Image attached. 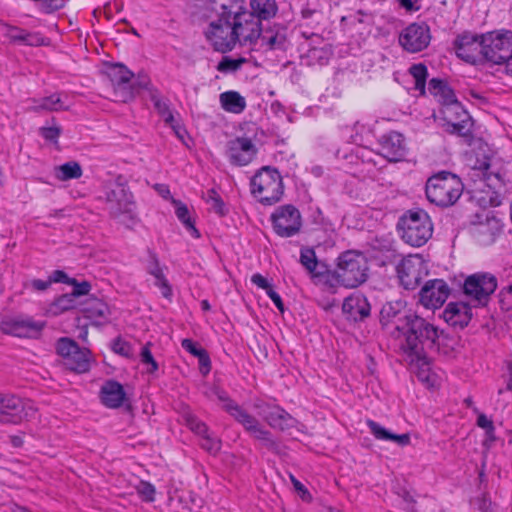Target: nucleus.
Returning a JSON list of instances; mask_svg holds the SVG:
<instances>
[{
  "instance_id": "obj_1",
  "label": "nucleus",
  "mask_w": 512,
  "mask_h": 512,
  "mask_svg": "<svg viewBox=\"0 0 512 512\" xmlns=\"http://www.w3.org/2000/svg\"><path fill=\"white\" fill-rule=\"evenodd\" d=\"M408 328L410 334L400 344L403 359L417 374L420 381L428 386L436 385V377L431 372L425 349L432 348L439 337L438 329L419 316H407L397 323V329Z\"/></svg>"
},
{
  "instance_id": "obj_2",
  "label": "nucleus",
  "mask_w": 512,
  "mask_h": 512,
  "mask_svg": "<svg viewBox=\"0 0 512 512\" xmlns=\"http://www.w3.org/2000/svg\"><path fill=\"white\" fill-rule=\"evenodd\" d=\"M233 0L215 2L213 10L215 17L212 18L204 30L208 43L215 51L226 53L235 47L233 19Z\"/></svg>"
},
{
  "instance_id": "obj_3",
  "label": "nucleus",
  "mask_w": 512,
  "mask_h": 512,
  "mask_svg": "<svg viewBox=\"0 0 512 512\" xmlns=\"http://www.w3.org/2000/svg\"><path fill=\"white\" fill-rule=\"evenodd\" d=\"M212 393L223 403L222 408L241 424L250 436L260 441L262 445L267 448H273L275 446L272 434L266 430L253 415L248 413L236 402L232 401L225 391L215 387Z\"/></svg>"
},
{
  "instance_id": "obj_4",
  "label": "nucleus",
  "mask_w": 512,
  "mask_h": 512,
  "mask_svg": "<svg viewBox=\"0 0 512 512\" xmlns=\"http://www.w3.org/2000/svg\"><path fill=\"white\" fill-rule=\"evenodd\" d=\"M463 184L459 177L441 172L430 177L426 184L427 199L438 206L453 205L461 196Z\"/></svg>"
},
{
  "instance_id": "obj_5",
  "label": "nucleus",
  "mask_w": 512,
  "mask_h": 512,
  "mask_svg": "<svg viewBox=\"0 0 512 512\" xmlns=\"http://www.w3.org/2000/svg\"><path fill=\"white\" fill-rule=\"evenodd\" d=\"M252 195L264 205L278 202L283 195V183L276 169L265 166L261 168L250 182Z\"/></svg>"
},
{
  "instance_id": "obj_6",
  "label": "nucleus",
  "mask_w": 512,
  "mask_h": 512,
  "mask_svg": "<svg viewBox=\"0 0 512 512\" xmlns=\"http://www.w3.org/2000/svg\"><path fill=\"white\" fill-rule=\"evenodd\" d=\"M399 226L401 238L414 247L425 244L433 233L430 217L423 210L409 211L401 218Z\"/></svg>"
},
{
  "instance_id": "obj_7",
  "label": "nucleus",
  "mask_w": 512,
  "mask_h": 512,
  "mask_svg": "<svg viewBox=\"0 0 512 512\" xmlns=\"http://www.w3.org/2000/svg\"><path fill=\"white\" fill-rule=\"evenodd\" d=\"M337 267L343 287L355 288L367 280L368 263L366 257L357 251H346L338 257Z\"/></svg>"
},
{
  "instance_id": "obj_8",
  "label": "nucleus",
  "mask_w": 512,
  "mask_h": 512,
  "mask_svg": "<svg viewBox=\"0 0 512 512\" xmlns=\"http://www.w3.org/2000/svg\"><path fill=\"white\" fill-rule=\"evenodd\" d=\"M484 58L494 64L508 62L512 56V32L492 31L482 35Z\"/></svg>"
},
{
  "instance_id": "obj_9",
  "label": "nucleus",
  "mask_w": 512,
  "mask_h": 512,
  "mask_svg": "<svg viewBox=\"0 0 512 512\" xmlns=\"http://www.w3.org/2000/svg\"><path fill=\"white\" fill-rule=\"evenodd\" d=\"M233 19L235 45L253 44L261 36V22L254 18V15L245 10L242 5L233 0Z\"/></svg>"
},
{
  "instance_id": "obj_10",
  "label": "nucleus",
  "mask_w": 512,
  "mask_h": 512,
  "mask_svg": "<svg viewBox=\"0 0 512 512\" xmlns=\"http://www.w3.org/2000/svg\"><path fill=\"white\" fill-rule=\"evenodd\" d=\"M107 204L111 215L123 224L130 226L136 222L133 196L123 186L117 185L107 194Z\"/></svg>"
},
{
  "instance_id": "obj_11",
  "label": "nucleus",
  "mask_w": 512,
  "mask_h": 512,
  "mask_svg": "<svg viewBox=\"0 0 512 512\" xmlns=\"http://www.w3.org/2000/svg\"><path fill=\"white\" fill-rule=\"evenodd\" d=\"M496 288L497 280L489 273L473 274L464 283V293L475 307L485 306Z\"/></svg>"
},
{
  "instance_id": "obj_12",
  "label": "nucleus",
  "mask_w": 512,
  "mask_h": 512,
  "mask_svg": "<svg viewBox=\"0 0 512 512\" xmlns=\"http://www.w3.org/2000/svg\"><path fill=\"white\" fill-rule=\"evenodd\" d=\"M36 409L32 403L23 401L14 395L0 394V422L18 424L33 418Z\"/></svg>"
},
{
  "instance_id": "obj_13",
  "label": "nucleus",
  "mask_w": 512,
  "mask_h": 512,
  "mask_svg": "<svg viewBox=\"0 0 512 512\" xmlns=\"http://www.w3.org/2000/svg\"><path fill=\"white\" fill-rule=\"evenodd\" d=\"M397 273L401 284L406 289H414L427 276L428 264L419 254L409 255L397 265Z\"/></svg>"
},
{
  "instance_id": "obj_14",
  "label": "nucleus",
  "mask_w": 512,
  "mask_h": 512,
  "mask_svg": "<svg viewBox=\"0 0 512 512\" xmlns=\"http://www.w3.org/2000/svg\"><path fill=\"white\" fill-rule=\"evenodd\" d=\"M439 125L448 133L465 135L468 132L469 115L457 99L442 106Z\"/></svg>"
},
{
  "instance_id": "obj_15",
  "label": "nucleus",
  "mask_w": 512,
  "mask_h": 512,
  "mask_svg": "<svg viewBox=\"0 0 512 512\" xmlns=\"http://www.w3.org/2000/svg\"><path fill=\"white\" fill-rule=\"evenodd\" d=\"M273 229L281 237H291L297 234L302 226L299 210L293 205L278 207L271 215Z\"/></svg>"
},
{
  "instance_id": "obj_16",
  "label": "nucleus",
  "mask_w": 512,
  "mask_h": 512,
  "mask_svg": "<svg viewBox=\"0 0 512 512\" xmlns=\"http://www.w3.org/2000/svg\"><path fill=\"white\" fill-rule=\"evenodd\" d=\"M258 148L248 137H236L227 142L225 156L233 166L249 165L256 157Z\"/></svg>"
},
{
  "instance_id": "obj_17",
  "label": "nucleus",
  "mask_w": 512,
  "mask_h": 512,
  "mask_svg": "<svg viewBox=\"0 0 512 512\" xmlns=\"http://www.w3.org/2000/svg\"><path fill=\"white\" fill-rule=\"evenodd\" d=\"M430 40V29L425 23H412L399 35L400 45L410 53L422 51L429 45Z\"/></svg>"
},
{
  "instance_id": "obj_18",
  "label": "nucleus",
  "mask_w": 512,
  "mask_h": 512,
  "mask_svg": "<svg viewBox=\"0 0 512 512\" xmlns=\"http://www.w3.org/2000/svg\"><path fill=\"white\" fill-rule=\"evenodd\" d=\"M254 406L259 410V415L274 429L286 430L294 427L296 424V420L277 405L257 401Z\"/></svg>"
},
{
  "instance_id": "obj_19",
  "label": "nucleus",
  "mask_w": 512,
  "mask_h": 512,
  "mask_svg": "<svg viewBox=\"0 0 512 512\" xmlns=\"http://www.w3.org/2000/svg\"><path fill=\"white\" fill-rule=\"evenodd\" d=\"M454 47L456 55L466 62L474 63L484 57L482 35L463 33L455 40Z\"/></svg>"
},
{
  "instance_id": "obj_20",
  "label": "nucleus",
  "mask_w": 512,
  "mask_h": 512,
  "mask_svg": "<svg viewBox=\"0 0 512 512\" xmlns=\"http://www.w3.org/2000/svg\"><path fill=\"white\" fill-rule=\"evenodd\" d=\"M449 295V287L441 279L428 281L420 291V303L427 309L441 307Z\"/></svg>"
},
{
  "instance_id": "obj_21",
  "label": "nucleus",
  "mask_w": 512,
  "mask_h": 512,
  "mask_svg": "<svg viewBox=\"0 0 512 512\" xmlns=\"http://www.w3.org/2000/svg\"><path fill=\"white\" fill-rule=\"evenodd\" d=\"M42 324L30 318L14 317L1 321L0 330L16 337H31L42 329Z\"/></svg>"
},
{
  "instance_id": "obj_22",
  "label": "nucleus",
  "mask_w": 512,
  "mask_h": 512,
  "mask_svg": "<svg viewBox=\"0 0 512 512\" xmlns=\"http://www.w3.org/2000/svg\"><path fill=\"white\" fill-rule=\"evenodd\" d=\"M112 81L115 83L114 93L115 100L120 102H127L133 98V89L129 85L133 74L122 64H116L111 67L109 72Z\"/></svg>"
},
{
  "instance_id": "obj_23",
  "label": "nucleus",
  "mask_w": 512,
  "mask_h": 512,
  "mask_svg": "<svg viewBox=\"0 0 512 512\" xmlns=\"http://www.w3.org/2000/svg\"><path fill=\"white\" fill-rule=\"evenodd\" d=\"M342 311L350 320H363L370 315V304L364 295L353 293L344 299Z\"/></svg>"
},
{
  "instance_id": "obj_24",
  "label": "nucleus",
  "mask_w": 512,
  "mask_h": 512,
  "mask_svg": "<svg viewBox=\"0 0 512 512\" xmlns=\"http://www.w3.org/2000/svg\"><path fill=\"white\" fill-rule=\"evenodd\" d=\"M417 316L412 312L407 313H397L394 310L392 304H387L383 306L381 310V323L383 326L387 327V329L394 335V337L399 341V345L404 341L405 336L410 334V330L408 328L402 329L399 331L397 329V323L401 320V318H405L407 316Z\"/></svg>"
},
{
  "instance_id": "obj_25",
  "label": "nucleus",
  "mask_w": 512,
  "mask_h": 512,
  "mask_svg": "<svg viewBox=\"0 0 512 512\" xmlns=\"http://www.w3.org/2000/svg\"><path fill=\"white\" fill-rule=\"evenodd\" d=\"M188 427L201 437V446L209 453H216L220 449V441L209 432L205 423L201 422L195 416L189 414L186 416Z\"/></svg>"
},
{
  "instance_id": "obj_26",
  "label": "nucleus",
  "mask_w": 512,
  "mask_h": 512,
  "mask_svg": "<svg viewBox=\"0 0 512 512\" xmlns=\"http://www.w3.org/2000/svg\"><path fill=\"white\" fill-rule=\"evenodd\" d=\"M443 318L448 324L463 328L472 318V309L465 302H451L443 311Z\"/></svg>"
},
{
  "instance_id": "obj_27",
  "label": "nucleus",
  "mask_w": 512,
  "mask_h": 512,
  "mask_svg": "<svg viewBox=\"0 0 512 512\" xmlns=\"http://www.w3.org/2000/svg\"><path fill=\"white\" fill-rule=\"evenodd\" d=\"M381 153L390 161H397L405 154V143L402 134L391 131L381 139Z\"/></svg>"
},
{
  "instance_id": "obj_28",
  "label": "nucleus",
  "mask_w": 512,
  "mask_h": 512,
  "mask_svg": "<svg viewBox=\"0 0 512 512\" xmlns=\"http://www.w3.org/2000/svg\"><path fill=\"white\" fill-rule=\"evenodd\" d=\"M100 398L106 407L115 409L123 405L126 400V393L119 382L109 380L102 385Z\"/></svg>"
},
{
  "instance_id": "obj_29",
  "label": "nucleus",
  "mask_w": 512,
  "mask_h": 512,
  "mask_svg": "<svg viewBox=\"0 0 512 512\" xmlns=\"http://www.w3.org/2000/svg\"><path fill=\"white\" fill-rule=\"evenodd\" d=\"M84 316L96 325H102L109 321L110 309L102 300L88 299L82 309Z\"/></svg>"
},
{
  "instance_id": "obj_30",
  "label": "nucleus",
  "mask_w": 512,
  "mask_h": 512,
  "mask_svg": "<svg viewBox=\"0 0 512 512\" xmlns=\"http://www.w3.org/2000/svg\"><path fill=\"white\" fill-rule=\"evenodd\" d=\"M153 100L155 109L163 121L173 129L175 135L179 139H183L186 133L185 129L181 126L180 122L175 119V116L170 110L168 103L158 97H154Z\"/></svg>"
},
{
  "instance_id": "obj_31",
  "label": "nucleus",
  "mask_w": 512,
  "mask_h": 512,
  "mask_svg": "<svg viewBox=\"0 0 512 512\" xmlns=\"http://www.w3.org/2000/svg\"><path fill=\"white\" fill-rule=\"evenodd\" d=\"M367 426L370 429V432L374 435V437L378 440L382 441H392L396 443L397 445L404 447L410 444V436L409 434H394L385 429L383 426H381L379 423L368 420Z\"/></svg>"
},
{
  "instance_id": "obj_32",
  "label": "nucleus",
  "mask_w": 512,
  "mask_h": 512,
  "mask_svg": "<svg viewBox=\"0 0 512 512\" xmlns=\"http://www.w3.org/2000/svg\"><path fill=\"white\" fill-rule=\"evenodd\" d=\"M221 108L233 114H240L246 108V100L237 91H226L219 95Z\"/></svg>"
},
{
  "instance_id": "obj_33",
  "label": "nucleus",
  "mask_w": 512,
  "mask_h": 512,
  "mask_svg": "<svg viewBox=\"0 0 512 512\" xmlns=\"http://www.w3.org/2000/svg\"><path fill=\"white\" fill-rule=\"evenodd\" d=\"M147 271L154 277V285L160 289L162 296L170 298L172 296L171 286L164 275L163 268L160 266L156 258H152L151 262L147 266Z\"/></svg>"
},
{
  "instance_id": "obj_34",
  "label": "nucleus",
  "mask_w": 512,
  "mask_h": 512,
  "mask_svg": "<svg viewBox=\"0 0 512 512\" xmlns=\"http://www.w3.org/2000/svg\"><path fill=\"white\" fill-rule=\"evenodd\" d=\"M90 360V351L86 348L81 349L78 347L77 350L64 361L69 369L83 373L89 370Z\"/></svg>"
},
{
  "instance_id": "obj_35",
  "label": "nucleus",
  "mask_w": 512,
  "mask_h": 512,
  "mask_svg": "<svg viewBox=\"0 0 512 512\" xmlns=\"http://www.w3.org/2000/svg\"><path fill=\"white\" fill-rule=\"evenodd\" d=\"M251 11L257 20H267L275 16L277 5L275 0H250Z\"/></svg>"
},
{
  "instance_id": "obj_36",
  "label": "nucleus",
  "mask_w": 512,
  "mask_h": 512,
  "mask_svg": "<svg viewBox=\"0 0 512 512\" xmlns=\"http://www.w3.org/2000/svg\"><path fill=\"white\" fill-rule=\"evenodd\" d=\"M428 91L442 106L456 99L453 90L445 82L438 79L430 80Z\"/></svg>"
},
{
  "instance_id": "obj_37",
  "label": "nucleus",
  "mask_w": 512,
  "mask_h": 512,
  "mask_svg": "<svg viewBox=\"0 0 512 512\" xmlns=\"http://www.w3.org/2000/svg\"><path fill=\"white\" fill-rule=\"evenodd\" d=\"M172 203L175 207V214L179 221H181V223L184 225L186 230L191 234V236H193L194 238H198L200 234L194 225L188 207L179 200L172 199Z\"/></svg>"
},
{
  "instance_id": "obj_38",
  "label": "nucleus",
  "mask_w": 512,
  "mask_h": 512,
  "mask_svg": "<svg viewBox=\"0 0 512 512\" xmlns=\"http://www.w3.org/2000/svg\"><path fill=\"white\" fill-rule=\"evenodd\" d=\"M76 306V300L73 299V295L63 294L56 298L47 308V314L51 316L60 315Z\"/></svg>"
},
{
  "instance_id": "obj_39",
  "label": "nucleus",
  "mask_w": 512,
  "mask_h": 512,
  "mask_svg": "<svg viewBox=\"0 0 512 512\" xmlns=\"http://www.w3.org/2000/svg\"><path fill=\"white\" fill-rule=\"evenodd\" d=\"M300 263L312 278H318L321 275V271L318 270L319 263L313 249L307 247L301 249Z\"/></svg>"
},
{
  "instance_id": "obj_40",
  "label": "nucleus",
  "mask_w": 512,
  "mask_h": 512,
  "mask_svg": "<svg viewBox=\"0 0 512 512\" xmlns=\"http://www.w3.org/2000/svg\"><path fill=\"white\" fill-rule=\"evenodd\" d=\"M82 169L76 162H67L55 168V177L58 180L66 181L70 179H77L81 177Z\"/></svg>"
},
{
  "instance_id": "obj_41",
  "label": "nucleus",
  "mask_w": 512,
  "mask_h": 512,
  "mask_svg": "<svg viewBox=\"0 0 512 512\" xmlns=\"http://www.w3.org/2000/svg\"><path fill=\"white\" fill-rule=\"evenodd\" d=\"M495 225L494 220H488L487 223H480L475 227L474 233L481 244H489L494 241Z\"/></svg>"
},
{
  "instance_id": "obj_42",
  "label": "nucleus",
  "mask_w": 512,
  "mask_h": 512,
  "mask_svg": "<svg viewBox=\"0 0 512 512\" xmlns=\"http://www.w3.org/2000/svg\"><path fill=\"white\" fill-rule=\"evenodd\" d=\"M409 73L414 79V88L418 90L421 95L425 93V84L427 78V68L423 64L412 65Z\"/></svg>"
},
{
  "instance_id": "obj_43",
  "label": "nucleus",
  "mask_w": 512,
  "mask_h": 512,
  "mask_svg": "<svg viewBox=\"0 0 512 512\" xmlns=\"http://www.w3.org/2000/svg\"><path fill=\"white\" fill-rule=\"evenodd\" d=\"M63 108H64V106H63L61 97L58 94H54L49 97H45V98L41 99L40 101H37L36 105L32 107V109L34 111H41V110L58 111Z\"/></svg>"
},
{
  "instance_id": "obj_44",
  "label": "nucleus",
  "mask_w": 512,
  "mask_h": 512,
  "mask_svg": "<svg viewBox=\"0 0 512 512\" xmlns=\"http://www.w3.org/2000/svg\"><path fill=\"white\" fill-rule=\"evenodd\" d=\"M259 39H261L262 44L268 49L279 48L284 42V36L282 34L270 30H261V36Z\"/></svg>"
},
{
  "instance_id": "obj_45",
  "label": "nucleus",
  "mask_w": 512,
  "mask_h": 512,
  "mask_svg": "<svg viewBox=\"0 0 512 512\" xmlns=\"http://www.w3.org/2000/svg\"><path fill=\"white\" fill-rule=\"evenodd\" d=\"M140 360L141 363L146 367V371L148 373H154L158 370V363L156 362L151 353L150 343H147L144 346H142L140 351Z\"/></svg>"
},
{
  "instance_id": "obj_46",
  "label": "nucleus",
  "mask_w": 512,
  "mask_h": 512,
  "mask_svg": "<svg viewBox=\"0 0 512 512\" xmlns=\"http://www.w3.org/2000/svg\"><path fill=\"white\" fill-rule=\"evenodd\" d=\"M324 283L325 286L334 289L338 286H343L342 277L338 267L334 271L321 272V275L317 278Z\"/></svg>"
},
{
  "instance_id": "obj_47",
  "label": "nucleus",
  "mask_w": 512,
  "mask_h": 512,
  "mask_svg": "<svg viewBox=\"0 0 512 512\" xmlns=\"http://www.w3.org/2000/svg\"><path fill=\"white\" fill-rule=\"evenodd\" d=\"M19 44L28 46H43L47 45L48 41L38 32H29L23 29Z\"/></svg>"
},
{
  "instance_id": "obj_48",
  "label": "nucleus",
  "mask_w": 512,
  "mask_h": 512,
  "mask_svg": "<svg viewBox=\"0 0 512 512\" xmlns=\"http://www.w3.org/2000/svg\"><path fill=\"white\" fill-rule=\"evenodd\" d=\"M135 490L143 501L153 502L155 500L156 489L150 482L139 481L135 486Z\"/></svg>"
},
{
  "instance_id": "obj_49",
  "label": "nucleus",
  "mask_w": 512,
  "mask_h": 512,
  "mask_svg": "<svg viewBox=\"0 0 512 512\" xmlns=\"http://www.w3.org/2000/svg\"><path fill=\"white\" fill-rule=\"evenodd\" d=\"M246 62L245 58L224 57L217 65V70L222 73L234 72Z\"/></svg>"
},
{
  "instance_id": "obj_50",
  "label": "nucleus",
  "mask_w": 512,
  "mask_h": 512,
  "mask_svg": "<svg viewBox=\"0 0 512 512\" xmlns=\"http://www.w3.org/2000/svg\"><path fill=\"white\" fill-rule=\"evenodd\" d=\"M23 29L8 24H0V37L9 42L18 43L21 39Z\"/></svg>"
},
{
  "instance_id": "obj_51",
  "label": "nucleus",
  "mask_w": 512,
  "mask_h": 512,
  "mask_svg": "<svg viewBox=\"0 0 512 512\" xmlns=\"http://www.w3.org/2000/svg\"><path fill=\"white\" fill-rule=\"evenodd\" d=\"M499 303L502 310L512 317V284L503 288L499 293Z\"/></svg>"
},
{
  "instance_id": "obj_52",
  "label": "nucleus",
  "mask_w": 512,
  "mask_h": 512,
  "mask_svg": "<svg viewBox=\"0 0 512 512\" xmlns=\"http://www.w3.org/2000/svg\"><path fill=\"white\" fill-rule=\"evenodd\" d=\"M77 348L78 345L68 338H62L57 343V352L64 358V360L72 355V353H74Z\"/></svg>"
},
{
  "instance_id": "obj_53",
  "label": "nucleus",
  "mask_w": 512,
  "mask_h": 512,
  "mask_svg": "<svg viewBox=\"0 0 512 512\" xmlns=\"http://www.w3.org/2000/svg\"><path fill=\"white\" fill-rule=\"evenodd\" d=\"M206 201L216 213L224 214V203L215 190L211 189L207 192Z\"/></svg>"
},
{
  "instance_id": "obj_54",
  "label": "nucleus",
  "mask_w": 512,
  "mask_h": 512,
  "mask_svg": "<svg viewBox=\"0 0 512 512\" xmlns=\"http://www.w3.org/2000/svg\"><path fill=\"white\" fill-rule=\"evenodd\" d=\"M70 285L73 286V291L69 294L73 295L74 300L79 296L87 295L91 290V284L88 281L78 282L74 279V284Z\"/></svg>"
},
{
  "instance_id": "obj_55",
  "label": "nucleus",
  "mask_w": 512,
  "mask_h": 512,
  "mask_svg": "<svg viewBox=\"0 0 512 512\" xmlns=\"http://www.w3.org/2000/svg\"><path fill=\"white\" fill-rule=\"evenodd\" d=\"M49 279L51 283H65V284H74V278H70L64 271L55 270L53 271Z\"/></svg>"
},
{
  "instance_id": "obj_56",
  "label": "nucleus",
  "mask_w": 512,
  "mask_h": 512,
  "mask_svg": "<svg viewBox=\"0 0 512 512\" xmlns=\"http://www.w3.org/2000/svg\"><path fill=\"white\" fill-rule=\"evenodd\" d=\"M113 350L115 353L120 354L125 357H130L132 355L131 345L123 340H116L113 343Z\"/></svg>"
},
{
  "instance_id": "obj_57",
  "label": "nucleus",
  "mask_w": 512,
  "mask_h": 512,
  "mask_svg": "<svg viewBox=\"0 0 512 512\" xmlns=\"http://www.w3.org/2000/svg\"><path fill=\"white\" fill-rule=\"evenodd\" d=\"M477 425L486 431L488 437L493 436L494 425L491 419L486 415L480 414L477 419Z\"/></svg>"
},
{
  "instance_id": "obj_58",
  "label": "nucleus",
  "mask_w": 512,
  "mask_h": 512,
  "mask_svg": "<svg viewBox=\"0 0 512 512\" xmlns=\"http://www.w3.org/2000/svg\"><path fill=\"white\" fill-rule=\"evenodd\" d=\"M251 282L259 288L265 290L266 294L272 289V285L268 282V280L259 273L252 275Z\"/></svg>"
},
{
  "instance_id": "obj_59",
  "label": "nucleus",
  "mask_w": 512,
  "mask_h": 512,
  "mask_svg": "<svg viewBox=\"0 0 512 512\" xmlns=\"http://www.w3.org/2000/svg\"><path fill=\"white\" fill-rule=\"evenodd\" d=\"M182 347L196 357H199L201 354L206 352L204 349L197 347L190 339H184L182 341Z\"/></svg>"
},
{
  "instance_id": "obj_60",
  "label": "nucleus",
  "mask_w": 512,
  "mask_h": 512,
  "mask_svg": "<svg viewBox=\"0 0 512 512\" xmlns=\"http://www.w3.org/2000/svg\"><path fill=\"white\" fill-rule=\"evenodd\" d=\"M41 135L50 141H56L60 135V129L58 127H43L41 128Z\"/></svg>"
},
{
  "instance_id": "obj_61",
  "label": "nucleus",
  "mask_w": 512,
  "mask_h": 512,
  "mask_svg": "<svg viewBox=\"0 0 512 512\" xmlns=\"http://www.w3.org/2000/svg\"><path fill=\"white\" fill-rule=\"evenodd\" d=\"M199 365H200V372L203 374V375H207L209 372H210V369H211V362H210V358L208 356V354L206 352H204L203 354H201L199 357Z\"/></svg>"
},
{
  "instance_id": "obj_62",
  "label": "nucleus",
  "mask_w": 512,
  "mask_h": 512,
  "mask_svg": "<svg viewBox=\"0 0 512 512\" xmlns=\"http://www.w3.org/2000/svg\"><path fill=\"white\" fill-rule=\"evenodd\" d=\"M290 479H291V482H292L295 490L300 494V496L303 499H307L310 496V494L307 491V489L304 487V485L298 479H296L293 475H290Z\"/></svg>"
},
{
  "instance_id": "obj_63",
  "label": "nucleus",
  "mask_w": 512,
  "mask_h": 512,
  "mask_svg": "<svg viewBox=\"0 0 512 512\" xmlns=\"http://www.w3.org/2000/svg\"><path fill=\"white\" fill-rule=\"evenodd\" d=\"M267 295L272 300V302L275 304V306L279 309V311L283 312L284 304L282 302L280 295L276 291H274L273 288L270 291H268Z\"/></svg>"
},
{
  "instance_id": "obj_64",
  "label": "nucleus",
  "mask_w": 512,
  "mask_h": 512,
  "mask_svg": "<svg viewBox=\"0 0 512 512\" xmlns=\"http://www.w3.org/2000/svg\"><path fill=\"white\" fill-rule=\"evenodd\" d=\"M51 284L52 283H51L50 279H48L47 281L35 279L31 282V286L34 289L39 290V291H44V290L48 289Z\"/></svg>"
}]
</instances>
